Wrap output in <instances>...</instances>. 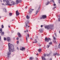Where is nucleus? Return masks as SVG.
I'll list each match as a JSON object with an SVG mask.
<instances>
[{"instance_id": "obj_1", "label": "nucleus", "mask_w": 60, "mask_h": 60, "mask_svg": "<svg viewBox=\"0 0 60 60\" xmlns=\"http://www.w3.org/2000/svg\"><path fill=\"white\" fill-rule=\"evenodd\" d=\"M11 1V0H3V1L4 2H6L7 4H5V5H10V6H11L12 5H15V2L14 1H12L11 2L10 4V2L9 1Z\"/></svg>"}, {"instance_id": "obj_2", "label": "nucleus", "mask_w": 60, "mask_h": 60, "mask_svg": "<svg viewBox=\"0 0 60 60\" xmlns=\"http://www.w3.org/2000/svg\"><path fill=\"white\" fill-rule=\"evenodd\" d=\"M14 46H12L11 48H10L9 49V52H8L7 53L8 54V57H10V55L11 54V52H13L14 51Z\"/></svg>"}, {"instance_id": "obj_3", "label": "nucleus", "mask_w": 60, "mask_h": 60, "mask_svg": "<svg viewBox=\"0 0 60 60\" xmlns=\"http://www.w3.org/2000/svg\"><path fill=\"white\" fill-rule=\"evenodd\" d=\"M53 26H54L53 24H50L48 26H46L45 28H47V29H51V30H52L53 29Z\"/></svg>"}, {"instance_id": "obj_4", "label": "nucleus", "mask_w": 60, "mask_h": 60, "mask_svg": "<svg viewBox=\"0 0 60 60\" xmlns=\"http://www.w3.org/2000/svg\"><path fill=\"white\" fill-rule=\"evenodd\" d=\"M40 8H41V5H40L39 7L38 8V10L36 11V14H37L38 13V12H39L40 10Z\"/></svg>"}, {"instance_id": "obj_5", "label": "nucleus", "mask_w": 60, "mask_h": 60, "mask_svg": "<svg viewBox=\"0 0 60 60\" xmlns=\"http://www.w3.org/2000/svg\"><path fill=\"white\" fill-rule=\"evenodd\" d=\"M8 45L9 49H10V48H11L12 46H13L12 44L10 43H8Z\"/></svg>"}, {"instance_id": "obj_6", "label": "nucleus", "mask_w": 60, "mask_h": 60, "mask_svg": "<svg viewBox=\"0 0 60 60\" xmlns=\"http://www.w3.org/2000/svg\"><path fill=\"white\" fill-rule=\"evenodd\" d=\"M49 40H51L50 38H49L48 39L47 38V37H45V41H47V42H49Z\"/></svg>"}, {"instance_id": "obj_7", "label": "nucleus", "mask_w": 60, "mask_h": 60, "mask_svg": "<svg viewBox=\"0 0 60 60\" xmlns=\"http://www.w3.org/2000/svg\"><path fill=\"white\" fill-rule=\"evenodd\" d=\"M26 23V26L27 27L28 26V24H29V21H26V22H25Z\"/></svg>"}, {"instance_id": "obj_8", "label": "nucleus", "mask_w": 60, "mask_h": 60, "mask_svg": "<svg viewBox=\"0 0 60 60\" xmlns=\"http://www.w3.org/2000/svg\"><path fill=\"white\" fill-rule=\"evenodd\" d=\"M21 2V0H16V3L18 4Z\"/></svg>"}, {"instance_id": "obj_9", "label": "nucleus", "mask_w": 60, "mask_h": 60, "mask_svg": "<svg viewBox=\"0 0 60 60\" xmlns=\"http://www.w3.org/2000/svg\"><path fill=\"white\" fill-rule=\"evenodd\" d=\"M6 40L8 41H11V38L9 37H8L6 39Z\"/></svg>"}, {"instance_id": "obj_10", "label": "nucleus", "mask_w": 60, "mask_h": 60, "mask_svg": "<svg viewBox=\"0 0 60 60\" xmlns=\"http://www.w3.org/2000/svg\"><path fill=\"white\" fill-rule=\"evenodd\" d=\"M45 18V15H43L41 17H40L41 19H44Z\"/></svg>"}, {"instance_id": "obj_11", "label": "nucleus", "mask_w": 60, "mask_h": 60, "mask_svg": "<svg viewBox=\"0 0 60 60\" xmlns=\"http://www.w3.org/2000/svg\"><path fill=\"white\" fill-rule=\"evenodd\" d=\"M16 16H18V15H19V12L18 11V10H17L16 11Z\"/></svg>"}, {"instance_id": "obj_12", "label": "nucleus", "mask_w": 60, "mask_h": 60, "mask_svg": "<svg viewBox=\"0 0 60 60\" xmlns=\"http://www.w3.org/2000/svg\"><path fill=\"white\" fill-rule=\"evenodd\" d=\"M44 56H42V60H45V54H44Z\"/></svg>"}, {"instance_id": "obj_13", "label": "nucleus", "mask_w": 60, "mask_h": 60, "mask_svg": "<svg viewBox=\"0 0 60 60\" xmlns=\"http://www.w3.org/2000/svg\"><path fill=\"white\" fill-rule=\"evenodd\" d=\"M18 36L19 37H21V36H22L21 35V34H20V33H18Z\"/></svg>"}, {"instance_id": "obj_14", "label": "nucleus", "mask_w": 60, "mask_h": 60, "mask_svg": "<svg viewBox=\"0 0 60 60\" xmlns=\"http://www.w3.org/2000/svg\"><path fill=\"white\" fill-rule=\"evenodd\" d=\"M54 55L55 56H56V55H57V56H59V55L58 54V53H54Z\"/></svg>"}, {"instance_id": "obj_15", "label": "nucleus", "mask_w": 60, "mask_h": 60, "mask_svg": "<svg viewBox=\"0 0 60 60\" xmlns=\"http://www.w3.org/2000/svg\"><path fill=\"white\" fill-rule=\"evenodd\" d=\"M37 42H38V41L36 39H35V40L34 41V42H33V43H37Z\"/></svg>"}, {"instance_id": "obj_16", "label": "nucleus", "mask_w": 60, "mask_h": 60, "mask_svg": "<svg viewBox=\"0 0 60 60\" xmlns=\"http://www.w3.org/2000/svg\"><path fill=\"white\" fill-rule=\"evenodd\" d=\"M41 48H39V49L38 50V52H41Z\"/></svg>"}, {"instance_id": "obj_17", "label": "nucleus", "mask_w": 60, "mask_h": 60, "mask_svg": "<svg viewBox=\"0 0 60 60\" xmlns=\"http://www.w3.org/2000/svg\"><path fill=\"white\" fill-rule=\"evenodd\" d=\"M25 49V48L22 47V48H21L20 50H24Z\"/></svg>"}, {"instance_id": "obj_18", "label": "nucleus", "mask_w": 60, "mask_h": 60, "mask_svg": "<svg viewBox=\"0 0 60 60\" xmlns=\"http://www.w3.org/2000/svg\"><path fill=\"white\" fill-rule=\"evenodd\" d=\"M39 31L40 33H42L43 31V30H42L40 29L39 30Z\"/></svg>"}, {"instance_id": "obj_19", "label": "nucleus", "mask_w": 60, "mask_h": 60, "mask_svg": "<svg viewBox=\"0 0 60 60\" xmlns=\"http://www.w3.org/2000/svg\"><path fill=\"white\" fill-rule=\"evenodd\" d=\"M2 32V29L0 28V33H1Z\"/></svg>"}, {"instance_id": "obj_20", "label": "nucleus", "mask_w": 60, "mask_h": 60, "mask_svg": "<svg viewBox=\"0 0 60 60\" xmlns=\"http://www.w3.org/2000/svg\"><path fill=\"white\" fill-rule=\"evenodd\" d=\"M26 18L28 19H29L30 18V17L28 16L27 15Z\"/></svg>"}, {"instance_id": "obj_21", "label": "nucleus", "mask_w": 60, "mask_h": 60, "mask_svg": "<svg viewBox=\"0 0 60 60\" xmlns=\"http://www.w3.org/2000/svg\"><path fill=\"white\" fill-rule=\"evenodd\" d=\"M32 12V11H31L30 10V11L29 12V13L30 14H31Z\"/></svg>"}, {"instance_id": "obj_22", "label": "nucleus", "mask_w": 60, "mask_h": 60, "mask_svg": "<svg viewBox=\"0 0 60 60\" xmlns=\"http://www.w3.org/2000/svg\"><path fill=\"white\" fill-rule=\"evenodd\" d=\"M4 11L5 12H6L7 11H6V9H3Z\"/></svg>"}, {"instance_id": "obj_23", "label": "nucleus", "mask_w": 60, "mask_h": 60, "mask_svg": "<svg viewBox=\"0 0 60 60\" xmlns=\"http://www.w3.org/2000/svg\"><path fill=\"white\" fill-rule=\"evenodd\" d=\"M34 59V57H30V60H31V59Z\"/></svg>"}, {"instance_id": "obj_24", "label": "nucleus", "mask_w": 60, "mask_h": 60, "mask_svg": "<svg viewBox=\"0 0 60 60\" xmlns=\"http://www.w3.org/2000/svg\"><path fill=\"white\" fill-rule=\"evenodd\" d=\"M4 34V32H2L1 34V35H3Z\"/></svg>"}, {"instance_id": "obj_25", "label": "nucleus", "mask_w": 60, "mask_h": 60, "mask_svg": "<svg viewBox=\"0 0 60 60\" xmlns=\"http://www.w3.org/2000/svg\"><path fill=\"white\" fill-rule=\"evenodd\" d=\"M49 47H50V45H47V48H49Z\"/></svg>"}, {"instance_id": "obj_26", "label": "nucleus", "mask_w": 60, "mask_h": 60, "mask_svg": "<svg viewBox=\"0 0 60 60\" xmlns=\"http://www.w3.org/2000/svg\"><path fill=\"white\" fill-rule=\"evenodd\" d=\"M53 37L54 40H56V37H55L54 36H53L52 37Z\"/></svg>"}, {"instance_id": "obj_27", "label": "nucleus", "mask_w": 60, "mask_h": 60, "mask_svg": "<svg viewBox=\"0 0 60 60\" xmlns=\"http://www.w3.org/2000/svg\"><path fill=\"white\" fill-rule=\"evenodd\" d=\"M49 2H48L47 4H46V5H48V4H49Z\"/></svg>"}, {"instance_id": "obj_28", "label": "nucleus", "mask_w": 60, "mask_h": 60, "mask_svg": "<svg viewBox=\"0 0 60 60\" xmlns=\"http://www.w3.org/2000/svg\"><path fill=\"white\" fill-rule=\"evenodd\" d=\"M9 14L10 16H11V15H12V13H9Z\"/></svg>"}, {"instance_id": "obj_29", "label": "nucleus", "mask_w": 60, "mask_h": 60, "mask_svg": "<svg viewBox=\"0 0 60 60\" xmlns=\"http://www.w3.org/2000/svg\"><path fill=\"white\" fill-rule=\"evenodd\" d=\"M1 27L2 28H4V25H2Z\"/></svg>"}, {"instance_id": "obj_30", "label": "nucleus", "mask_w": 60, "mask_h": 60, "mask_svg": "<svg viewBox=\"0 0 60 60\" xmlns=\"http://www.w3.org/2000/svg\"><path fill=\"white\" fill-rule=\"evenodd\" d=\"M31 11H34V10L33 9H32L31 8H30V9Z\"/></svg>"}, {"instance_id": "obj_31", "label": "nucleus", "mask_w": 60, "mask_h": 60, "mask_svg": "<svg viewBox=\"0 0 60 60\" xmlns=\"http://www.w3.org/2000/svg\"><path fill=\"white\" fill-rule=\"evenodd\" d=\"M47 56H50V54H46Z\"/></svg>"}, {"instance_id": "obj_32", "label": "nucleus", "mask_w": 60, "mask_h": 60, "mask_svg": "<svg viewBox=\"0 0 60 60\" xmlns=\"http://www.w3.org/2000/svg\"><path fill=\"white\" fill-rule=\"evenodd\" d=\"M52 44V42H50L49 43V44L50 45H51Z\"/></svg>"}, {"instance_id": "obj_33", "label": "nucleus", "mask_w": 60, "mask_h": 60, "mask_svg": "<svg viewBox=\"0 0 60 60\" xmlns=\"http://www.w3.org/2000/svg\"><path fill=\"white\" fill-rule=\"evenodd\" d=\"M58 47L59 48H60V43L59 44V46Z\"/></svg>"}, {"instance_id": "obj_34", "label": "nucleus", "mask_w": 60, "mask_h": 60, "mask_svg": "<svg viewBox=\"0 0 60 60\" xmlns=\"http://www.w3.org/2000/svg\"><path fill=\"white\" fill-rule=\"evenodd\" d=\"M4 40L5 41H6V38L5 37H4Z\"/></svg>"}, {"instance_id": "obj_35", "label": "nucleus", "mask_w": 60, "mask_h": 60, "mask_svg": "<svg viewBox=\"0 0 60 60\" xmlns=\"http://www.w3.org/2000/svg\"><path fill=\"white\" fill-rule=\"evenodd\" d=\"M52 1L53 2V4H55V2L53 0H52Z\"/></svg>"}, {"instance_id": "obj_36", "label": "nucleus", "mask_w": 60, "mask_h": 60, "mask_svg": "<svg viewBox=\"0 0 60 60\" xmlns=\"http://www.w3.org/2000/svg\"><path fill=\"white\" fill-rule=\"evenodd\" d=\"M26 41H27V37H26Z\"/></svg>"}, {"instance_id": "obj_37", "label": "nucleus", "mask_w": 60, "mask_h": 60, "mask_svg": "<svg viewBox=\"0 0 60 60\" xmlns=\"http://www.w3.org/2000/svg\"><path fill=\"white\" fill-rule=\"evenodd\" d=\"M58 21H60V18H59L58 19Z\"/></svg>"}, {"instance_id": "obj_38", "label": "nucleus", "mask_w": 60, "mask_h": 60, "mask_svg": "<svg viewBox=\"0 0 60 60\" xmlns=\"http://www.w3.org/2000/svg\"><path fill=\"white\" fill-rule=\"evenodd\" d=\"M27 37H29V34H28L27 35Z\"/></svg>"}, {"instance_id": "obj_39", "label": "nucleus", "mask_w": 60, "mask_h": 60, "mask_svg": "<svg viewBox=\"0 0 60 60\" xmlns=\"http://www.w3.org/2000/svg\"><path fill=\"white\" fill-rule=\"evenodd\" d=\"M54 34L55 36H56V33H54Z\"/></svg>"}, {"instance_id": "obj_40", "label": "nucleus", "mask_w": 60, "mask_h": 60, "mask_svg": "<svg viewBox=\"0 0 60 60\" xmlns=\"http://www.w3.org/2000/svg\"><path fill=\"white\" fill-rule=\"evenodd\" d=\"M19 39V38H16V39L17 40H18Z\"/></svg>"}, {"instance_id": "obj_41", "label": "nucleus", "mask_w": 60, "mask_h": 60, "mask_svg": "<svg viewBox=\"0 0 60 60\" xmlns=\"http://www.w3.org/2000/svg\"><path fill=\"white\" fill-rule=\"evenodd\" d=\"M53 6H56V4H54L53 5Z\"/></svg>"}, {"instance_id": "obj_42", "label": "nucleus", "mask_w": 60, "mask_h": 60, "mask_svg": "<svg viewBox=\"0 0 60 60\" xmlns=\"http://www.w3.org/2000/svg\"><path fill=\"white\" fill-rule=\"evenodd\" d=\"M17 44H18V43H19V41H17Z\"/></svg>"}, {"instance_id": "obj_43", "label": "nucleus", "mask_w": 60, "mask_h": 60, "mask_svg": "<svg viewBox=\"0 0 60 60\" xmlns=\"http://www.w3.org/2000/svg\"><path fill=\"white\" fill-rule=\"evenodd\" d=\"M2 4L3 5H5H5H4V3Z\"/></svg>"}, {"instance_id": "obj_44", "label": "nucleus", "mask_w": 60, "mask_h": 60, "mask_svg": "<svg viewBox=\"0 0 60 60\" xmlns=\"http://www.w3.org/2000/svg\"><path fill=\"white\" fill-rule=\"evenodd\" d=\"M53 42H54V43H56V41H54Z\"/></svg>"}, {"instance_id": "obj_45", "label": "nucleus", "mask_w": 60, "mask_h": 60, "mask_svg": "<svg viewBox=\"0 0 60 60\" xmlns=\"http://www.w3.org/2000/svg\"><path fill=\"white\" fill-rule=\"evenodd\" d=\"M41 27H43V25H41Z\"/></svg>"}, {"instance_id": "obj_46", "label": "nucleus", "mask_w": 60, "mask_h": 60, "mask_svg": "<svg viewBox=\"0 0 60 60\" xmlns=\"http://www.w3.org/2000/svg\"><path fill=\"white\" fill-rule=\"evenodd\" d=\"M17 49H18V50H19V47H17Z\"/></svg>"}, {"instance_id": "obj_47", "label": "nucleus", "mask_w": 60, "mask_h": 60, "mask_svg": "<svg viewBox=\"0 0 60 60\" xmlns=\"http://www.w3.org/2000/svg\"><path fill=\"white\" fill-rule=\"evenodd\" d=\"M56 8V7H54L53 8V9H54Z\"/></svg>"}, {"instance_id": "obj_48", "label": "nucleus", "mask_w": 60, "mask_h": 60, "mask_svg": "<svg viewBox=\"0 0 60 60\" xmlns=\"http://www.w3.org/2000/svg\"><path fill=\"white\" fill-rule=\"evenodd\" d=\"M47 16H46V15H45V18L46 19V18H47Z\"/></svg>"}, {"instance_id": "obj_49", "label": "nucleus", "mask_w": 60, "mask_h": 60, "mask_svg": "<svg viewBox=\"0 0 60 60\" xmlns=\"http://www.w3.org/2000/svg\"><path fill=\"white\" fill-rule=\"evenodd\" d=\"M26 9H27V7L26 6V7H25Z\"/></svg>"}, {"instance_id": "obj_50", "label": "nucleus", "mask_w": 60, "mask_h": 60, "mask_svg": "<svg viewBox=\"0 0 60 60\" xmlns=\"http://www.w3.org/2000/svg\"><path fill=\"white\" fill-rule=\"evenodd\" d=\"M1 36H0V41H1Z\"/></svg>"}, {"instance_id": "obj_51", "label": "nucleus", "mask_w": 60, "mask_h": 60, "mask_svg": "<svg viewBox=\"0 0 60 60\" xmlns=\"http://www.w3.org/2000/svg\"><path fill=\"white\" fill-rule=\"evenodd\" d=\"M8 26L9 28H10V26Z\"/></svg>"}, {"instance_id": "obj_52", "label": "nucleus", "mask_w": 60, "mask_h": 60, "mask_svg": "<svg viewBox=\"0 0 60 60\" xmlns=\"http://www.w3.org/2000/svg\"><path fill=\"white\" fill-rule=\"evenodd\" d=\"M36 56L38 55V54L37 53V54H36Z\"/></svg>"}, {"instance_id": "obj_53", "label": "nucleus", "mask_w": 60, "mask_h": 60, "mask_svg": "<svg viewBox=\"0 0 60 60\" xmlns=\"http://www.w3.org/2000/svg\"><path fill=\"white\" fill-rule=\"evenodd\" d=\"M30 39H31V40H33V39H32V38H30Z\"/></svg>"}, {"instance_id": "obj_54", "label": "nucleus", "mask_w": 60, "mask_h": 60, "mask_svg": "<svg viewBox=\"0 0 60 60\" xmlns=\"http://www.w3.org/2000/svg\"><path fill=\"white\" fill-rule=\"evenodd\" d=\"M26 31L27 32H28V30H26Z\"/></svg>"}, {"instance_id": "obj_55", "label": "nucleus", "mask_w": 60, "mask_h": 60, "mask_svg": "<svg viewBox=\"0 0 60 60\" xmlns=\"http://www.w3.org/2000/svg\"><path fill=\"white\" fill-rule=\"evenodd\" d=\"M27 51V52H28V51H29L28 50Z\"/></svg>"}, {"instance_id": "obj_56", "label": "nucleus", "mask_w": 60, "mask_h": 60, "mask_svg": "<svg viewBox=\"0 0 60 60\" xmlns=\"http://www.w3.org/2000/svg\"><path fill=\"white\" fill-rule=\"evenodd\" d=\"M49 60H52V59L51 58Z\"/></svg>"}, {"instance_id": "obj_57", "label": "nucleus", "mask_w": 60, "mask_h": 60, "mask_svg": "<svg viewBox=\"0 0 60 60\" xmlns=\"http://www.w3.org/2000/svg\"><path fill=\"white\" fill-rule=\"evenodd\" d=\"M24 32H25V33H26V31H25Z\"/></svg>"}, {"instance_id": "obj_58", "label": "nucleus", "mask_w": 60, "mask_h": 60, "mask_svg": "<svg viewBox=\"0 0 60 60\" xmlns=\"http://www.w3.org/2000/svg\"><path fill=\"white\" fill-rule=\"evenodd\" d=\"M43 26H45V25H43Z\"/></svg>"}, {"instance_id": "obj_59", "label": "nucleus", "mask_w": 60, "mask_h": 60, "mask_svg": "<svg viewBox=\"0 0 60 60\" xmlns=\"http://www.w3.org/2000/svg\"><path fill=\"white\" fill-rule=\"evenodd\" d=\"M36 60H38V58H37V59H36Z\"/></svg>"}, {"instance_id": "obj_60", "label": "nucleus", "mask_w": 60, "mask_h": 60, "mask_svg": "<svg viewBox=\"0 0 60 60\" xmlns=\"http://www.w3.org/2000/svg\"><path fill=\"white\" fill-rule=\"evenodd\" d=\"M30 27V26H28V27Z\"/></svg>"}, {"instance_id": "obj_61", "label": "nucleus", "mask_w": 60, "mask_h": 60, "mask_svg": "<svg viewBox=\"0 0 60 60\" xmlns=\"http://www.w3.org/2000/svg\"><path fill=\"white\" fill-rule=\"evenodd\" d=\"M59 33L60 34V31H59Z\"/></svg>"}, {"instance_id": "obj_62", "label": "nucleus", "mask_w": 60, "mask_h": 60, "mask_svg": "<svg viewBox=\"0 0 60 60\" xmlns=\"http://www.w3.org/2000/svg\"><path fill=\"white\" fill-rule=\"evenodd\" d=\"M14 21V19H13L12 20V21Z\"/></svg>"}, {"instance_id": "obj_63", "label": "nucleus", "mask_w": 60, "mask_h": 60, "mask_svg": "<svg viewBox=\"0 0 60 60\" xmlns=\"http://www.w3.org/2000/svg\"><path fill=\"white\" fill-rule=\"evenodd\" d=\"M0 1H1V2H2V0H0Z\"/></svg>"}, {"instance_id": "obj_64", "label": "nucleus", "mask_w": 60, "mask_h": 60, "mask_svg": "<svg viewBox=\"0 0 60 60\" xmlns=\"http://www.w3.org/2000/svg\"><path fill=\"white\" fill-rule=\"evenodd\" d=\"M36 37H37V38H38V37L37 36H36Z\"/></svg>"}]
</instances>
